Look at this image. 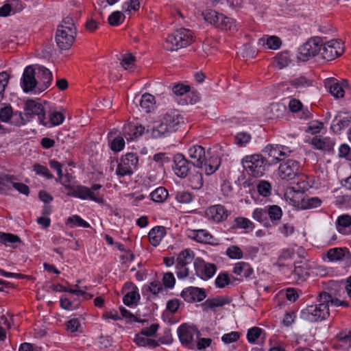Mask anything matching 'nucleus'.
Returning <instances> with one entry per match:
<instances>
[{"mask_svg":"<svg viewBox=\"0 0 351 351\" xmlns=\"http://www.w3.org/2000/svg\"><path fill=\"white\" fill-rule=\"evenodd\" d=\"M191 163L195 167L204 171L206 175L214 173L219 167L221 159L217 155H212L208 159L206 158L205 149L200 145H193L189 149Z\"/></svg>","mask_w":351,"mask_h":351,"instance_id":"obj_1","label":"nucleus"},{"mask_svg":"<svg viewBox=\"0 0 351 351\" xmlns=\"http://www.w3.org/2000/svg\"><path fill=\"white\" fill-rule=\"evenodd\" d=\"M182 120V117L178 111L171 110L167 112L152 129H147V132L154 138L167 136L178 130Z\"/></svg>","mask_w":351,"mask_h":351,"instance_id":"obj_2","label":"nucleus"},{"mask_svg":"<svg viewBox=\"0 0 351 351\" xmlns=\"http://www.w3.org/2000/svg\"><path fill=\"white\" fill-rule=\"evenodd\" d=\"M329 296L328 293L322 292L317 298V303L307 306L300 312V317L310 322H322L330 315L329 308H327V302Z\"/></svg>","mask_w":351,"mask_h":351,"instance_id":"obj_3","label":"nucleus"},{"mask_svg":"<svg viewBox=\"0 0 351 351\" xmlns=\"http://www.w3.org/2000/svg\"><path fill=\"white\" fill-rule=\"evenodd\" d=\"M193 41V34L190 29L180 28L169 35L163 43V47L170 51L189 46Z\"/></svg>","mask_w":351,"mask_h":351,"instance_id":"obj_4","label":"nucleus"},{"mask_svg":"<svg viewBox=\"0 0 351 351\" xmlns=\"http://www.w3.org/2000/svg\"><path fill=\"white\" fill-rule=\"evenodd\" d=\"M241 162L248 175L254 178L263 176L269 165V162L261 154L246 156Z\"/></svg>","mask_w":351,"mask_h":351,"instance_id":"obj_5","label":"nucleus"},{"mask_svg":"<svg viewBox=\"0 0 351 351\" xmlns=\"http://www.w3.org/2000/svg\"><path fill=\"white\" fill-rule=\"evenodd\" d=\"M116 175L119 178L131 176L136 169L138 163V157L136 154L128 153L122 156L117 161Z\"/></svg>","mask_w":351,"mask_h":351,"instance_id":"obj_6","label":"nucleus"},{"mask_svg":"<svg viewBox=\"0 0 351 351\" xmlns=\"http://www.w3.org/2000/svg\"><path fill=\"white\" fill-rule=\"evenodd\" d=\"M323 40L320 37H313L308 39L299 48V58L303 61L311 58L320 57Z\"/></svg>","mask_w":351,"mask_h":351,"instance_id":"obj_7","label":"nucleus"},{"mask_svg":"<svg viewBox=\"0 0 351 351\" xmlns=\"http://www.w3.org/2000/svg\"><path fill=\"white\" fill-rule=\"evenodd\" d=\"M23 93L39 95L36 64L29 65L23 70Z\"/></svg>","mask_w":351,"mask_h":351,"instance_id":"obj_8","label":"nucleus"},{"mask_svg":"<svg viewBox=\"0 0 351 351\" xmlns=\"http://www.w3.org/2000/svg\"><path fill=\"white\" fill-rule=\"evenodd\" d=\"M102 187L99 184H93L91 188L84 186H78L73 191L74 197L82 199H91L99 204H104V199L99 196V190Z\"/></svg>","mask_w":351,"mask_h":351,"instance_id":"obj_9","label":"nucleus"},{"mask_svg":"<svg viewBox=\"0 0 351 351\" xmlns=\"http://www.w3.org/2000/svg\"><path fill=\"white\" fill-rule=\"evenodd\" d=\"M200 333L198 330L194 327L187 324H182L178 328V335L182 345L186 348L194 350L195 337L198 338Z\"/></svg>","mask_w":351,"mask_h":351,"instance_id":"obj_10","label":"nucleus"},{"mask_svg":"<svg viewBox=\"0 0 351 351\" xmlns=\"http://www.w3.org/2000/svg\"><path fill=\"white\" fill-rule=\"evenodd\" d=\"M343 53V43L338 40H331L326 43L323 42L320 58L330 61L339 57Z\"/></svg>","mask_w":351,"mask_h":351,"instance_id":"obj_11","label":"nucleus"},{"mask_svg":"<svg viewBox=\"0 0 351 351\" xmlns=\"http://www.w3.org/2000/svg\"><path fill=\"white\" fill-rule=\"evenodd\" d=\"M301 166L298 161L289 159L281 163L278 171L282 180H291L300 173Z\"/></svg>","mask_w":351,"mask_h":351,"instance_id":"obj_12","label":"nucleus"},{"mask_svg":"<svg viewBox=\"0 0 351 351\" xmlns=\"http://www.w3.org/2000/svg\"><path fill=\"white\" fill-rule=\"evenodd\" d=\"M24 115L27 121L37 117L39 123L45 113V110L39 99H27L24 107Z\"/></svg>","mask_w":351,"mask_h":351,"instance_id":"obj_13","label":"nucleus"},{"mask_svg":"<svg viewBox=\"0 0 351 351\" xmlns=\"http://www.w3.org/2000/svg\"><path fill=\"white\" fill-rule=\"evenodd\" d=\"M289 147L281 145H267L263 152L269 158H271V162L276 163L289 157L292 153Z\"/></svg>","mask_w":351,"mask_h":351,"instance_id":"obj_14","label":"nucleus"},{"mask_svg":"<svg viewBox=\"0 0 351 351\" xmlns=\"http://www.w3.org/2000/svg\"><path fill=\"white\" fill-rule=\"evenodd\" d=\"M230 214L226 207L221 204H215L206 208L205 216L215 223H221L226 221Z\"/></svg>","mask_w":351,"mask_h":351,"instance_id":"obj_15","label":"nucleus"},{"mask_svg":"<svg viewBox=\"0 0 351 351\" xmlns=\"http://www.w3.org/2000/svg\"><path fill=\"white\" fill-rule=\"evenodd\" d=\"M77 33H74V30L68 29L62 30L57 29L56 34V42L61 50H67L73 45Z\"/></svg>","mask_w":351,"mask_h":351,"instance_id":"obj_16","label":"nucleus"},{"mask_svg":"<svg viewBox=\"0 0 351 351\" xmlns=\"http://www.w3.org/2000/svg\"><path fill=\"white\" fill-rule=\"evenodd\" d=\"M36 68L40 95L51 86L53 75L51 71L44 66L36 64Z\"/></svg>","mask_w":351,"mask_h":351,"instance_id":"obj_17","label":"nucleus"},{"mask_svg":"<svg viewBox=\"0 0 351 351\" xmlns=\"http://www.w3.org/2000/svg\"><path fill=\"white\" fill-rule=\"evenodd\" d=\"M194 267L197 276L204 280L211 278L217 271L215 264L206 263L202 260L196 261Z\"/></svg>","mask_w":351,"mask_h":351,"instance_id":"obj_18","label":"nucleus"},{"mask_svg":"<svg viewBox=\"0 0 351 351\" xmlns=\"http://www.w3.org/2000/svg\"><path fill=\"white\" fill-rule=\"evenodd\" d=\"M326 255L331 262L342 261L346 266L351 265V254L346 247L331 248L328 250Z\"/></svg>","mask_w":351,"mask_h":351,"instance_id":"obj_19","label":"nucleus"},{"mask_svg":"<svg viewBox=\"0 0 351 351\" xmlns=\"http://www.w3.org/2000/svg\"><path fill=\"white\" fill-rule=\"evenodd\" d=\"M191 162L182 154H177L173 157V170L175 174L181 178H186L191 169Z\"/></svg>","mask_w":351,"mask_h":351,"instance_id":"obj_20","label":"nucleus"},{"mask_svg":"<svg viewBox=\"0 0 351 351\" xmlns=\"http://www.w3.org/2000/svg\"><path fill=\"white\" fill-rule=\"evenodd\" d=\"M180 295L188 302L195 301L201 302L206 297V293L203 289L194 287H189L184 289Z\"/></svg>","mask_w":351,"mask_h":351,"instance_id":"obj_21","label":"nucleus"},{"mask_svg":"<svg viewBox=\"0 0 351 351\" xmlns=\"http://www.w3.org/2000/svg\"><path fill=\"white\" fill-rule=\"evenodd\" d=\"M14 176L0 175V193H5L8 189L11 188L22 193V184Z\"/></svg>","mask_w":351,"mask_h":351,"instance_id":"obj_22","label":"nucleus"},{"mask_svg":"<svg viewBox=\"0 0 351 351\" xmlns=\"http://www.w3.org/2000/svg\"><path fill=\"white\" fill-rule=\"evenodd\" d=\"M309 276L307 268V264L303 262H299L295 264L294 270L292 271L289 278L297 284L304 282Z\"/></svg>","mask_w":351,"mask_h":351,"instance_id":"obj_23","label":"nucleus"},{"mask_svg":"<svg viewBox=\"0 0 351 351\" xmlns=\"http://www.w3.org/2000/svg\"><path fill=\"white\" fill-rule=\"evenodd\" d=\"M350 122L351 114L339 112L332 121L331 130L335 133H339L343 129L347 128Z\"/></svg>","mask_w":351,"mask_h":351,"instance_id":"obj_24","label":"nucleus"},{"mask_svg":"<svg viewBox=\"0 0 351 351\" xmlns=\"http://www.w3.org/2000/svg\"><path fill=\"white\" fill-rule=\"evenodd\" d=\"M41 117L42 119L40 124L46 128H52L53 126L59 125L64 121V114L56 110L50 111L48 113V117H46V112L44 116Z\"/></svg>","mask_w":351,"mask_h":351,"instance_id":"obj_25","label":"nucleus"},{"mask_svg":"<svg viewBox=\"0 0 351 351\" xmlns=\"http://www.w3.org/2000/svg\"><path fill=\"white\" fill-rule=\"evenodd\" d=\"M326 86L335 97L341 98L344 96V88L348 86V82H339L337 80L332 79L327 82Z\"/></svg>","mask_w":351,"mask_h":351,"instance_id":"obj_26","label":"nucleus"},{"mask_svg":"<svg viewBox=\"0 0 351 351\" xmlns=\"http://www.w3.org/2000/svg\"><path fill=\"white\" fill-rule=\"evenodd\" d=\"M314 148L322 151H330L335 145V141L329 137L315 136L311 140Z\"/></svg>","mask_w":351,"mask_h":351,"instance_id":"obj_27","label":"nucleus"},{"mask_svg":"<svg viewBox=\"0 0 351 351\" xmlns=\"http://www.w3.org/2000/svg\"><path fill=\"white\" fill-rule=\"evenodd\" d=\"M144 130L145 128L141 125H137L129 123L124 125L122 132L128 141H131L141 136L143 133Z\"/></svg>","mask_w":351,"mask_h":351,"instance_id":"obj_28","label":"nucleus"},{"mask_svg":"<svg viewBox=\"0 0 351 351\" xmlns=\"http://www.w3.org/2000/svg\"><path fill=\"white\" fill-rule=\"evenodd\" d=\"M186 235L189 238L202 243H210L213 236L206 230H187Z\"/></svg>","mask_w":351,"mask_h":351,"instance_id":"obj_29","label":"nucleus"},{"mask_svg":"<svg viewBox=\"0 0 351 351\" xmlns=\"http://www.w3.org/2000/svg\"><path fill=\"white\" fill-rule=\"evenodd\" d=\"M166 233V228L164 226H155L148 234L150 243L153 246H158Z\"/></svg>","mask_w":351,"mask_h":351,"instance_id":"obj_30","label":"nucleus"},{"mask_svg":"<svg viewBox=\"0 0 351 351\" xmlns=\"http://www.w3.org/2000/svg\"><path fill=\"white\" fill-rule=\"evenodd\" d=\"M254 228L255 226L253 222L249 219L243 217H236L231 225L232 229H243L246 233L253 231Z\"/></svg>","mask_w":351,"mask_h":351,"instance_id":"obj_31","label":"nucleus"},{"mask_svg":"<svg viewBox=\"0 0 351 351\" xmlns=\"http://www.w3.org/2000/svg\"><path fill=\"white\" fill-rule=\"evenodd\" d=\"M337 230L343 234H351V216L349 215H340L336 221Z\"/></svg>","mask_w":351,"mask_h":351,"instance_id":"obj_32","label":"nucleus"},{"mask_svg":"<svg viewBox=\"0 0 351 351\" xmlns=\"http://www.w3.org/2000/svg\"><path fill=\"white\" fill-rule=\"evenodd\" d=\"M134 100L136 102L138 101L139 103L141 108L146 113L149 112L155 104V98L149 93L143 94L139 99L135 97Z\"/></svg>","mask_w":351,"mask_h":351,"instance_id":"obj_33","label":"nucleus"},{"mask_svg":"<svg viewBox=\"0 0 351 351\" xmlns=\"http://www.w3.org/2000/svg\"><path fill=\"white\" fill-rule=\"evenodd\" d=\"M266 208L267 218L269 217L274 225H277L282 216L281 208L277 205H268Z\"/></svg>","mask_w":351,"mask_h":351,"instance_id":"obj_34","label":"nucleus"},{"mask_svg":"<svg viewBox=\"0 0 351 351\" xmlns=\"http://www.w3.org/2000/svg\"><path fill=\"white\" fill-rule=\"evenodd\" d=\"M194 252L190 249H185L180 252L176 260V265L188 266L194 259Z\"/></svg>","mask_w":351,"mask_h":351,"instance_id":"obj_35","label":"nucleus"},{"mask_svg":"<svg viewBox=\"0 0 351 351\" xmlns=\"http://www.w3.org/2000/svg\"><path fill=\"white\" fill-rule=\"evenodd\" d=\"M252 272V268L249 263L245 262H238L233 268V273L241 277H250Z\"/></svg>","mask_w":351,"mask_h":351,"instance_id":"obj_36","label":"nucleus"},{"mask_svg":"<svg viewBox=\"0 0 351 351\" xmlns=\"http://www.w3.org/2000/svg\"><path fill=\"white\" fill-rule=\"evenodd\" d=\"M291 58L288 51H282L276 54V56L274 58V65L279 69H282L291 63Z\"/></svg>","mask_w":351,"mask_h":351,"instance_id":"obj_37","label":"nucleus"},{"mask_svg":"<svg viewBox=\"0 0 351 351\" xmlns=\"http://www.w3.org/2000/svg\"><path fill=\"white\" fill-rule=\"evenodd\" d=\"M203 15L206 21L215 25L217 28L219 27L220 20L221 21L223 18V14L219 13L213 10L205 11L203 13Z\"/></svg>","mask_w":351,"mask_h":351,"instance_id":"obj_38","label":"nucleus"},{"mask_svg":"<svg viewBox=\"0 0 351 351\" xmlns=\"http://www.w3.org/2000/svg\"><path fill=\"white\" fill-rule=\"evenodd\" d=\"M258 43L263 46L266 45L267 49L276 50L280 48L282 42L280 38L276 36H271L266 38H260Z\"/></svg>","mask_w":351,"mask_h":351,"instance_id":"obj_39","label":"nucleus"},{"mask_svg":"<svg viewBox=\"0 0 351 351\" xmlns=\"http://www.w3.org/2000/svg\"><path fill=\"white\" fill-rule=\"evenodd\" d=\"M322 204V200L317 197H305L300 202V207L302 209H312L319 207Z\"/></svg>","mask_w":351,"mask_h":351,"instance_id":"obj_40","label":"nucleus"},{"mask_svg":"<svg viewBox=\"0 0 351 351\" xmlns=\"http://www.w3.org/2000/svg\"><path fill=\"white\" fill-rule=\"evenodd\" d=\"M140 300L138 289L134 286L133 289L125 294L123 298V303L128 306L136 304Z\"/></svg>","mask_w":351,"mask_h":351,"instance_id":"obj_41","label":"nucleus"},{"mask_svg":"<svg viewBox=\"0 0 351 351\" xmlns=\"http://www.w3.org/2000/svg\"><path fill=\"white\" fill-rule=\"evenodd\" d=\"M20 242V238L10 233L0 232V243L8 247H14L16 243Z\"/></svg>","mask_w":351,"mask_h":351,"instance_id":"obj_42","label":"nucleus"},{"mask_svg":"<svg viewBox=\"0 0 351 351\" xmlns=\"http://www.w3.org/2000/svg\"><path fill=\"white\" fill-rule=\"evenodd\" d=\"M252 218L263 223L264 226H269V223L267 219V208H256L252 213Z\"/></svg>","mask_w":351,"mask_h":351,"instance_id":"obj_43","label":"nucleus"},{"mask_svg":"<svg viewBox=\"0 0 351 351\" xmlns=\"http://www.w3.org/2000/svg\"><path fill=\"white\" fill-rule=\"evenodd\" d=\"M66 224L70 228H74L76 226L83 228L90 227V224L88 222H86L81 217L77 215L69 217L66 220Z\"/></svg>","mask_w":351,"mask_h":351,"instance_id":"obj_44","label":"nucleus"},{"mask_svg":"<svg viewBox=\"0 0 351 351\" xmlns=\"http://www.w3.org/2000/svg\"><path fill=\"white\" fill-rule=\"evenodd\" d=\"M151 199L158 203L163 202L168 197V191L164 187H158L150 194Z\"/></svg>","mask_w":351,"mask_h":351,"instance_id":"obj_45","label":"nucleus"},{"mask_svg":"<svg viewBox=\"0 0 351 351\" xmlns=\"http://www.w3.org/2000/svg\"><path fill=\"white\" fill-rule=\"evenodd\" d=\"M289 84L295 88H304L311 86L312 81L304 76H300L291 80Z\"/></svg>","mask_w":351,"mask_h":351,"instance_id":"obj_46","label":"nucleus"},{"mask_svg":"<svg viewBox=\"0 0 351 351\" xmlns=\"http://www.w3.org/2000/svg\"><path fill=\"white\" fill-rule=\"evenodd\" d=\"M263 332V329L258 327L255 326L249 329L247 333V341L250 343H254L259 337H261L262 339H265V336L262 337Z\"/></svg>","mask_w":351,"mask_h":351,"instance_id":"obj_47","label":"nucleus"},{"mask_svg":"<svg viewBox=\"0 0 351 351\" xmlns=\"http://www.w3.org/2000/svg\"><path fill=\"white\" fill-rule=\"evenodd\" d=\"M226 255L231 259H241L243 256V252L237 245H230L226 251Z\"/></svg>","mask_w":351,"mask_h":351,"instance_id":"obj_48","label":"nucleus"},{"mask_svg":"<svg viewBox=\"0 0 351 351\" xmlns=\"http://www.w3.org/2000/svg\"><path fill=\"white\" fill-rule=\"evenodd\" d=\"M228 303H229L228 298L223 296H219L213 299H208L205 302V304L211 308L222 306Z\"/></svg>","mask_w":351,"mask_h":351,"instance_id":"obj_49","label":"nucleus"},{"mask_svg":"<svg viewBox=\"0 0 351 351\" xmlns=\"http://www.w3.org/2000/svg\"><path fill=\"white\" fill-rule=\"evenodd\" d=\"M257 191L261 195L268 197L271 194V186L266 180H260L257 184Z\"/></svg>","mask_w":351,"mask_h":351,"instance_id":"obj_50","label":"nucleus"},{"mask_svg":"<svg viewBox=\"0 0 351 351\" xmlns=\"http://www.w3.org/2000/svg\"><path fill=\"white\" fill-rule=\"evenodd\" d=\"M221 30H234L236 28L235 21L233 19L223 15V18L220 20L218 27Z\"/></svg>","mask_w":351,"mask_h":351,"instance_id":"obj_51","label":"nucleus"},{"mask_svg":"<svg viewBox=\"0 0 351 351\" xmlns=\"http://www.w3.org/2000/svg\"><path fill=\"white\" fill-rule=\"evenodd\" d=\"M191 186L194 189H199L203 186V178L200 172H195L189 178Z\"/></svg>","mask_w":351,"mask_h":351,"instance_id":"obj_52","label":"nucleus"},{"mask_svg":"<svg viewBox=\"0 0 351 351\" xmlns=\"http://www.w3.org/2000/svg\"><path fill=\"white\" fill-rule=\"evenodd\" d=\"M337 339L348 346H351V329H345L337 335Z\"/></svg>","mask_w":351,"mask_h":351,"instance_id":"obj_53","label":"nucleus"},{"mask_svg":"<svg viewBox=\"0 0 351 351\" xmlns=\"http://www.w3.org/2000/svg\"><path fill=\"white\" fill-rule=\"evenodd\" d=\"M251 136L247 132H239L234 136V143L240 147L245 146L250 142Z\"/></svg>","mask_w":351,"mask_h":351,"instance_id":"obj_54","label":"nucleus"},{"mask_svg":"<svg viewBox=\"0 0 351 351\" xmlns=\"http://www.w3.org/2000/svg\"><path fill=\"white\" fill-rule=\"evenodd\" d=\"M176 199L180 203L189 204L193 200V195L188 191H181L176 193Z\"/></svg>","mask_w":351,"mask_h":351,"instance_id":"obj_55","label":"nucleus"},{"mask_svg":"<svg viewBox=\"0 0 351 351\" xmlns=\"http://www.w3.org/2000/svg\"><path fill=\"white\" fill-rule=\"evenodd\" d=\"M230 283V278L227 273H220L215 279V285L219 288H224Z\"/></svg>","mask_w":351,"mask_h":351,"instance_id":"obj_56","label":"nucleus"},{"mask_svg":"<svg viewBox=\"0 0 351 351\" xmlns=\"http://www.w3.org/2000/svg\"><path fill=\"white\" fill-rule=\"evenodd\" d=\"M15 1H12L10 3L5 4L0 8V16L5 17L14 14L16 10L14 8Z\"/></svg>","mask_w":351,"mask_h":351,"instance_id":"obj_57","label":"nucleus"},{"mask_svg":"<svg viewBox=\"0 0 351 351\" xmlns=\"http://www.w3.org/2000/svg\"><path fill=\"white\" fill-rule=\"evenodd\" d=\"M58 29L67 31L69 29L74 30V33H77L76 27L73 23V19L71 17L67 16L64 18L61 24L58 27Z\"/></svg>","mask_w":351,"mask_h":351,"instance_id":"obj_58","label":"nucleus"},{"mask_svg":"<svg viewBox=\"0 0 351 351\" xmlns=\"http://www.w3.org/2000/svg\"><path fill=\"white\" fill-rule=\"evenodd\" d=\"M196 339L197 340L195 341L194 350H205L206 348L209 347L212 343V339L210 338H200L199 336H198V338Z\"/></svg>","mask_w":351,"mask_h":351,"instance_id":"obj_59","label":"nucleus"},{"mask_svg":"<svg viewBox=\"0 0 351 351\" xmlns=\"http://www.w3.org/2000/svg\"><path fill=\"white\" fill-rule=\"evenodd\" d=\"M136 58L132 53H126L123 56L121 65L125 69L132 68L134 65Z\"/></svg>","mask_w":351,"mask_h":351,"instance_id":"obj_60","label":"nucleus"},{"mask_svg":"<svg viewBox=\"0 0 351 351\" xmlns=\"http://www.w3.org/2000/svg\"><path fill=\"white\" fill-rule=\"evenodd\" d=\"M294 250L291 248H287L282 250L280 252L278 258V263L279 265H281V262H284L285 261L292 259L294 256Z\"/></svg>","mask_w":351,"mask_h":351,"instance_id":"obj_61","label":"nucleus"},{"mask_svg":"<svg viewBox=\"0 0 351 351\" xmlns=\"http://www.w3.org/2000/svg\"><path fill=\"white\" fill-rule=\"evenodd\" d=\"M34 170L38 175L43 176L47 179H52L53 176L49 172V169L46 166L36 164L34 165Z\"/></svg>","mask_w":351,"mask_h":351,"instance_id":"obj_62","label":"nucleus"},{"mask_svg":"<svg viewBox=\"0 0 351 351\" xmlns=\"http://www.w3.org/2000/svg\"><path fill=\"white\" fill-rule=\"evenodd\" d=\"M125 147V141L122 136L114 138L110 143V148L114 152H120Z\"/></svg>","mask_w":351,"mask_h":351,"instance_id":"obj_63","label":"nucleus"},{"mask_svg":"<svg viewBox=\"0 0 351 351\" xmlns=\"http://www.w3.org/2000/svg\"><path fill=\"white\" fill-rule=\"evenodd\" d=\"M162 283L165 288L172 289L176 284V278L171 272H167L164 274L162 278Z\"/></svg>","mask_w":351,"mask_h":351,"instance_id":"obj_64","label":"nucleus"}]
</instances>
